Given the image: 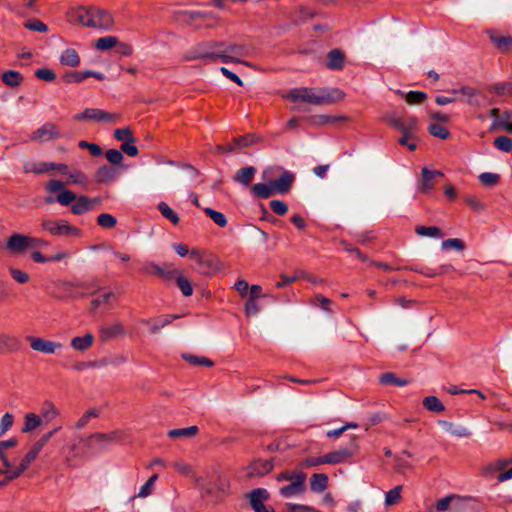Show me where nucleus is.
Segmentation results:
<instances>
[{
	"label": "nucleus",
	"instance_id": "f257e3e1",
	"mask_svg": "<svg viewBox=\"0 0 512 512\" xmlns=\"http://www.w3.org/2000/svg\"><path fill=\"white\" fill-rule=\"evenodd\" d=\"M283 97L291 101L320 106L342 101L345 93L339 88L331 87H296L290 89Z\"/></svg>",
	"mask_w": 512,
	"mask_h": 512
},
{
	"label": "nucleus",
	"instance_id": "f03ea898",
	"mask_svg": "<svg viewBox=\"0 0 512 512\" xmlns=\"http://www.w3.org/2000/svg\"><path fill=\"white\" fill-rule=\"evenodd\" d=\"M75 14L79 23L85 27L110 30L114 25L112 14L105 9L90 7H79L75 10Z\"/></svg>",
	"mask_w": 512,
	"mask_h": 512
},
{
	"label": "nucleus",
	"instance_id": "7ed1b4c3",
	"mask_svg": "<svg viewBox=\"0 0 512 512\" xmlns=\"http://www.w3.org/2000/svg\"><path fill=\"white\" fill-rule=\"evenodd\" d=\"M224 42L204 41L200 42L184 52L182 58L185 61L201 60L212 62L218 59L219 48Z\"/></svg>",
	"mask_w": 512,
	"mask_h": 512
},
{
	"label": "nucleus",
	"instance_id": "20e7f679",
	"mask_svg": "<svg viewBox=\"0 0 512 512\" xmlns=\"http://www.w3.org/2000/svg\"><path fill=\"white\" fill-rule=\"evenodd\" d=\"M251 55V49L245 44L224 42V45L219 48L218 59H220L222 63H240L248 67H253L251 63L241 60L242 57H250Z\"/></svg>",
	"mask_w": 512,
	"mask_h": 512
},
{
	"label": "nucleus",
	"instance_id": "39448f33",
	"mask_svg": "<svg viewBox=\"0 0 512 512\" xmlns=\"http://www.w3.org/2000/svg\"><path fill=\"white\" fill-rule=\"evenodd\" d=\"M190 258L198 264V271L204 275L215 274L222 266L221 262L216 257L206 255L203 250L198 248L190 250Z\"/></svg>",
	"mask_w": 512,
	"mask_h": 512
},
{
	"label": "nucleus",
	"instance_id": "423d86ee",
	"mask_svg": "<svg viewBox=\"0 0 512 512\" xmlns=\"http://www.w3.org/2000/svg\"><path fill=\"white\" fill-rule=\"evenodd\" d=\"M123 432L116 430L110 433H94L90 435L86 440V446L92 450L105 449L109 444L118 442L122 439Z\"/></svg>",
	"mask_w": 512,
	"mask_h": 512
},
{
	"label": "nucleus",
	"instance_id": "0eeeda50",
	"mask_svg": "<svg viewBox=\"0 0 512 512\" xmlns=\"http://www.w3.org/2000/svg\"><path fill=\"white\" fill-rule=\"evenodd\" d=\"M76 121L89 120L94 122L114 123L119 119L118 114L110 113L98 108H86L74 116Z\"/></svg>",
	"mask_w": 512,
	"mask_h": 512
},
{
	"label": "nucleus",
	"instance_id": "6e6552de",
	"mask_svg": "<svg viewBox=\"0 0 512 512\" xmlns=\"http://www.w3.org/2000/svg\"><path fill=\"white\" fill-rule=\"evenodd\" d=\"M42 229L50 233L52 236H66L70 234H78V229L70 225L64 219L50 220L44 219L42 221Z\"/></svg>",
	"mask_w": 512,
	"mask_h": 512
},
{
	"label": "nucleus",
	"instance_id": "1a4fd4ad",
	"mask_svg": "<svg viewBox=\"0 0 512 512\" xmlns=\"http://www.w3.org/2000/svg\"><path fill=\"white\" fill-rule=\"evenodd\" d=\"M357 449H358V446L355 443V441H353L352 444L350 445V447H342V448H339L335 451H332V452L326 454L324 461H326V464H332V465L344 463V462L348 461L351 457L354 456Z\"/></svg>",
	"mask_w": 512,
	"mask_h": 512
},
{
	"label": "nucleus",
	"instance_id": "9d476101",
	"mask_svg": "<svg viewBox=\"0 0 512 512\" xmlns=\"http://www.w3.org/2000/svg\"><path fill=\"white\" fill-rule=\"evenodd\" d=\"M60 137L61 133L57 126L51 122H47L32 133L31 140L43 143Z\"/></svg>",
	"mask_w": 512,
	"mask_h": 512
},
{
	"label": "nucleus",
	"instance_id": "9b49d317",
	"mask_svg": "<svg viewBox=\"0 0 512 512\" xmlns=\"http://www.w3.org/2000/svg\"><path fill=\"white\" fill-rule=\"evenodd\" d=\"M174 20L183 25H193L198 20L214 19L212 13L201 11H176L174 12Z\"/></svg>",
	"mask_w": 512,
	"mask_h": 512
},
{
	"label": "nucleus",
	"instance_id": "f8f14e48",
	"mask_svg": "<svg viewBox=\"0 0 512 512\" xmlns=\"http://www.w3.org/2000/svg\"><path fill=\"white\" fill-rule=\"evenodd\" d=\"M306 474L300 473L297 475L296 480L290 482L279 489L281 496L285 498H291L303 494L306 490Z\"/></svg>",
	"mask_w": 512,
	"mask_h": 512
},
{
	"label": "nucleus",
	"instance_id": "ddd939ff",
	"mask_svg": "<svg viewBox=\"0 0 512 512\" xmlns=\"http://www.w3.org/2000/svg\"><path fill=\"white\" fill-rule=\"evenodd\" d=\"M31 243H33V237L23 234H13L8 238L6 247L13 253H21L27 249H31Z\"/></svg>",
	"mask_w": 512,
	"mask_h": 512
},
{
	"label": "nucleus",
	"instance_id": "4468645a",
	"mask_svg": "<svg viewBox=\"0 0 512 512\" xmlns=\"http://www.w3.org/2000/svg\"><path fill=\"white\" fill-rule=\"evenodd\" d=\"M27 340L30 342L31 348L35 351L45 354H54L56 350L62 348V344L53 342L39 337L28 336Z\"/></svg>",
	"mask_w": 512,
	"mask_h": 512
},
{
	"label": "nucleus",
	"instance_id": "2eb2a0df",
	"mask_svg": "<svg viewBox=\"0 0 512 512\" xmlns=\"http://www.w3.org/2000/svg\"><path fill=\"white\" fill-rule=\"evenodd\" d=\"M268 497L267 490L263 488L254 489L250 493V504L255 512H268L263 503Z\"/></svg>",
	"mask_w": 512,
	"mask_h": 512
},
{
	"label": "nucleus",
	"instance_id": "dca6fc26",
	"mask_svg": "<svg viewBox=\"0 0 512 512\" xmlns=\"http://www.w3.org/2000/svg\"><path fill=\"white\" fill-rule=\"evenodd\" d=\"M294 180V176L289 171H284L279 179L272 181V185L275 193L277 194H286L290 191L292 183Z\"/></svg>",
	"mask_w": 512,
	"mask_h": 512
},
{
	"label": "nucleus",
	"instance_id": "f3484780",
	"mask_svg": "<svg viewBox=\"0 0 512 512\" xmlns=\"http://www.w3.org/2000/svg\"><path fill=\"white\" fill-rule=\"evenodd\" d=\"M460 506V499L456 495L443 497L436 502V510L438 512H444L447 510H450V512H459Z\"/></svg>",
	"mask_w": 512,
	"mask_h": 512
},
{
	"label": "nucleus",
	"instance_id": "a211bd4d",
	"mask_svg": "<svg viewBox=\"0 0 512 512\" xmlns=\"http://www.w3.org/2000/svg\"><path fill=\"white\" fill-rule=\"evenodd\" d=\"M436 173L429 170L427 167H423L421 170V180L419 184V190L422 193H429L435 187Z\"/></svg>",
	"mask_w": 512,
	"mask_h": 512
},
{
	"label": "nucleus",
	"instance_id": "6ab92c4d",
	"mask_svg": "<svg viewBox=\"0 0 512 512\" xmlns=\"http://www.w3.org/2000/svg\"><path fill=\"white\" fill-rule=\"evenodd\" d=\"M273 469L271 460H257L248 467V476H263Z\"/></svg>",
	"mask_w": 512,
	"mask_h": 512
},
{
	"label": "nucleus",
	"instance_id": "aec40b11",
	"mask_svg": "<svg viewBox=\"0 0 512 512\" xmlns=\"http://www.w3.org/2000/svg\"><path fill=\"white\" fill-rule=\"evenodd\" d=\"M438 424L449 434L456 437H468L471 435L470 430L462 425H455L452 422L446 420H439Z\"/></svg>",
	"mask_w": 512,
	"mask_h": 512
},
{
	"label": "nucleus",
	"instance_id": "412c9836",
	"mask_svg": "<svg viewBox=\"0 0 512 512\" xmlns=\"http://www.w3.org/2000/svg\"><path fill=\"white\" fill-rule=\"evenodd\" d=\"M490 40L496 48L502 52H506L512 48V37L509 35H499L495 31H488Z\"/></svg>",
	"mask_w": 512,
	"mask_h": 512
},
{
	"label": "nucleus",
	"instance_id": "4be33fe9",
	"mask_svg": "<svg viewBox=\"0 0 512 512\" xmlns=\"http://www.w3.org/2000/svg\"><path fill=\"white\" fill-rule=\"evenodd\" d=\"M100 337L103 341L121 336L125 333L124 327L120 322H114L109 326L100 328Z\"/></svg>",
	"mask_w": 512,
	"mask_h": 512
},
{
	"label": "nucleus",
	"instance_id": "5701e85b",
	"mask_svg": "<svg viewBox=\"0 0 512 512\" xmlns=\"http://www.w3.org/2000/svg\"><path fill=\"white\" fill-rule=\"evenodd\" d=\"M20 346L21 342L16 336L0 332V352L17 351Z\"/></svg>",
	"mask_w": 512,
	"mask_h": 512
},
{
	"label": "nucleus",
	"instance_id": "b1692460",
	"mask_svg": "<svg viewBox=\"0 0 512 512\" xmlns=\"http://www.w3.org/2000/svg\"><path fill=\"white\" fill-rule=\"evenodd\" d=\"M255 174H256V168L253 166H247V167L241 168L233 176V181L242 186H248L254 179Z\"/></svg>",
	"mask_w": 512,
	"mask_h": 512
},
{
	"label": "nucleus",
	"instance_id": "393cba45",
	"mask_svg": "<svg viewBox=\"0 0 512 512\" xmlns=\"http://www.w3.org/2000/svg\"><path fill=\"white\" fill-rule=\"evenodd\" d=\"M94 340L95 338L92 333H86L84 336L72 338L70 345L77 351L85 352L93 345Z\"/></svg>",
	"mask_w": 512,
	"mask_h": 512
},
{
	"label": "nucleus",
	"instance_id": "a878e982",
	"mask_svg": "<svg viewBox=\"0 0 512 512\" xmlns=\"http://www.w3.org/2000/svg\"><path fill=\"white\" fill-rule=\"evenodd\" d=\"M113 300H116V295L112 291H102L91 300V310L96 311L101 307L107 306Z\"/></svg>",
	"mask_w": 512,
	"mask_h": 512
},
{
	"label": "nucleus",
	"instance_id": "bb28decb",
	"mask_svg": "<svg viewBox=\"0 0 512 512\" xmlns=\"http://www.w3.org/2000/svg\"><path fill=\"white\" fill-rule=\"evenodd\" d=\"M96 202V199L92 200L86 196H80L78 198L76 197L71 210L74 214L80 215L91 210Z\"/></svg>",
	"mask_w": 512,
	"mask_h": 512
},
{
	"label": "nucleus",
	"instance_id": "cd10ccee",
	"mask_svg": "<svg viewBox=\"0 0 512 512\" xmlns=\"http://www.w3.org/2000/svg\"><path fill=\"white\" fill-rule=\"evenodd\" d=\"M310 123L314 126H325V125H331L338 121H347L348 118L344 115L340 116H331V115H313L310 117Z\"/></svg>",
	"mask_w": 512,
	"mask_h": 512
},
{
	"label": "nucleus",
	"instance_id": "c85d7f7f",
	"mask_svg": "<svg viewBox=\"0 0 512 512\" xmlns=\"http://www.w3.org/2000/svg\"><path fill=\"white\" fill-rule=\"evenodd\" d=\"M327 67L331 70H341L344 66V54L340 49H333L327 55Z\"/></svg>",
	"mask_w": 512,
	"mask_h": 512
},
{
	"label": "nucleus",
	"instance_id": "c756f323",
	"mask_svg": "<svg viewBox=\"0 0 512 512\" xmlns=\"http://www.w3.org/2000/svg\"><path fill=\"white\" fill-rule=\"evenodd\" d=\"M56 163L46 162H27L24 165V171L26 173L43 174L49 170H54Z\"/></svg>",
	"mask_w": 512,
	"mask_h": 512
},
{
	"label": "nucleus",
	"instance_id": "7c9ffc66",
	"mask_svg": "<svg viewBox=\"0 0 512 512\" xmlns=\"http://www.w3.org/2000/svg\"><path fill=\"white\" fill-rule=\"evenodd\" d=\"M251 193L255 195L256 197H259L261 199H267L273 194H276L272 185V182L269 184L265 183H256L251 186Z\"/></svg>",
	"mask_w": 512,
	"mask_h": 512
},
{
	"label": "nucleus",
	"instance_id": "2f4dec72",
	"mask_svg": "<svg viewBox=\"0 0 512 512\" xmlns=\"http://www.w3.org/2000/svg\"><path fill=\"white\" fill-rule=\"evenodd\" d=\"M328 485V476L324 473H315L310 478V488L312 491L320 493L326 490Z\"/></svg>",
	"mask_w": 512,
	"mask_h": 512
},
{
	"label": "nucleus",
	"instance_id": "473e14b6",
	"mask_svg": "<svg viewBox=\"0 0 512 512\" xmlns=\"http://www.w3.org/2000/svg\"><path fill=\"white\" fill-rule=\"evenodd\" d=\"M41 419L43 418L45 422H50L53 419L57 418L60 414L59 410L51 401H45L40 410Z\"/></svg>",
	"mask_w": 512,
	"mask_h": 512
},
{
	"label": "nucleus",
	"instance_id": "72a5a7b5",
	"mask_svg": "<svg viewBox=\"0 0 512 512\" xmlns=\"http://www.w3.org/2000/svg\"><path fill=\"white\" fill-rule=\"evenodd\" d=\"M116 176V171L107 166L103 165L99 167L95 173V180L98 183H107L112 181Z\"/></svg>",
	"mask_w": 512,
	"mask_h": 512
},
{
	"label": "nucleus",
	"instance_id": "f704fd0d",
	"mask_svg": "<svg viewBox=\"0 0 512 512\" xmlns=\"http://www.w3.org/2000/svg\"><path fill=\"white\" fill-rule=\"evenodd\" d=\"M60 62L61 64L69 67H76L79 65L80 59L76 50L67 48L62 52Z\"/></svg>",
	"mask_w": 512,
	"mask_h": 512
},
{
	"label": "nucleus",
	"instance_id": "c9c22d12",
	"mask_svg": "<svg viewBox=\"0 0 512 512\" xmlns=\"http://www.w3.org/2000/svg\"><path fill=\"white\" fill-rule=\"evenodd\" d=\"M197 432V426H190L185 428L172 429L168 431L167 435L172 439L191 438L194 437L197 434Z\"/></svg>",
	"mask_w": 512,
	"mask_h": 512
},
{
	"label": "nucleus",
	"instance_id": "e433bc0d",
	"mask_svg": "<svg viewBox=\"0 0 512 512\" xmlns=\"http://www.w3.org/2000/svg\"><path fill=\"white\" fill-rule=\"evenodd\" d=\"M42 424V419L40 415L35 413H27L24 417V425L22 427V432L27 433L35 430Z\"/></svg>",
	"mask_w": 512,
	"mask_h": 512
},
{
	"label": "nucleus",
	"instance_id": "4c0bfd02",
	"mask_svg": "<svg viewBox=\"0 0 512 512\" xmlns=\"http://www.w3.org/2000/svg\"><path fill=\"white\" fill-rule=\"evenodd\" d=\"M127 362V357L123 354H115L111 355L107 358L101 359L98 362L94 363L93 366L102 367V366H120Z\"/></svg>",
	"mask_w": 512,
	"mask_h": 512
},
{
	"label": "nucleus",
	"instance_id": "58836bf2",
	"mask_svg": "<svg viewBox=\"0 0 512 512\" xmlns=\"http://www.w3.org/2000/svg\"><path fill=\"white\" fill-rule=\"evenodd\" d=\"M2 80L7 86L17 87L22 83L23 76L15 70H8L3 73Z\"/></svg>",
	"mask_w": 512,
	"mask_h": 512
},
{
	"label": "nucleus",
	"instance_id": "ea45409f",
	"mask_svg": "<svg viewBox=\"0 0 512 512\" xmlns=\"http://www.w3.org/2000/svg\"><path fill=\"white\" fill-rule=\"evenodd\" d=\"M459 92L461 95L467 98L469 104L474 106H480V102L477 97L481 94L477 89L471 86H462L459 88Z\"/></svg>",
	"mask_w": 512,
	"mask_h": 512
},
{
	"label": "nucleus",
	"instance_id": "a19ab883",
	"mask_svg": "<svg viewBox=\"0 0 512 512\" xmlns=\"http://www.w3.org/2000/svg\"><path fill=\"white\" fill-rule=\"evenodd\" d=\"M158 210L163 217L171 221L174 225L179 223L180 218L178 214L166 202H160L158 204Z\"/></svg>",
	"mask_w": 512,
	"mask_h": 512
},
{
	"label": "nucleus",
	"instance_id": "79ce46f5",
	"mask_svg": "<svg viewBox=\"0 0 512 512\" xmlns=\"http://www.w3.org/2000/svg\"><path fill=\"white\" fill-rule=\"evenodd\" d=\"M415 232L421 237L441 238L443 236L441 229L436 226H417Z\"/></svg>",
	"mask_w": 512,
	"mask_h": 512
},
{
	"label": "nucleus",
	"instance_id": "37998d69",
	"mask_svg": "<svg viewBox=\"0 0 512 512\" xmlns=\"http://www.w3.org/2000/svg\"><path fill=\"white\" fill-rule=\"evenodd\" d=\"M42 449L43 448L37 442H35L22 459L20 465L27 469L30 464L38 457Z\"/></svg>",
	"mask_w": 512,
	"mask_h": 512
},
{
	"label": "nucleus",
	"instance_id": "c03bdc74",
	"mask_svg": "<svg viewBox=\"0 0 512 512\" xmlns=\"http://www.w3.org/2000/svg\"><path fill=\"white\" fill-rule=\"evenodd\" d=\"M424 407L432 412H443L445 410V406L436 396H428L423 400Z\"/></svg>",
	"mask_w": 512,
	"mask_h": 512
},
{
	"label": "nucleus",
	"instance_id": "a18cd8bd",
	"mask_svg": "<svg viewBox=\"0 0 512 512\" xmlns=\"http://www.w3.org/2000/svg\"><path fill=\"white\" fill-rule=\"evenodd\" d=\"M488 90L497 95H512V82L495 83L488 86Z\"/></svg>",
	"mask_w": 512,
	"mask_h": 512
},
{
	"label": "nucleus",
	"instance_id": "49530a36",
	"mask_svg": "<svg viewBox=\"0 0 512 512\" xmlns=\"http://www.w3.org/2000/svg\"><path fill=\"white\" fill-rule=\"evenodd\" d=\"M158 479V475H152L141 487L137 494L139 498H146L151 495L154 491L155 482Z\"/></svg>",
	"mask_w": 512,
	"mask_h": 512
},
{
	"label": "nucleus",
	"instance_id": "de8ad7c7",
	"mask_svg": "<svg viewBox=\"0 0 512 512\" xmlns=\"http://www.w3.org/2000/svg\"><path fill=\"white\" fill-rule=\"evenodd\" d=\"M449 269H453V267L451 265H442L439 269H432L429 267L412 268L413 271L431 278L436 277Z\"/></svg>",
	"mask_w": 512,
	"mask_h": 512
},
{
	"label": "nucleus",
	"instance_id": "09e8293b",
	"mask_svg": "<svg viewBox=\"0 0 512 512\" xmlns=\"http://www.w3.org/2000/svg\"><path fill=\"white\" fill-rule=\"evenodd\" d=\"M67 175V184H77L81 186H86L88 184V179L86 175L80 170L70 171L67 173Z\"/></svg>",
	"mask_w": 512,
	"mask_h": 512
},
{
	"label": "nucleus",
	"instance_id": "8fccbe9b",
	"mask_svg": "<svg viewBox=\"0 0 512 512\" xmlns=\"http://www.w3.org/2000/svg\"><path fill=\"white\" fill-rule=\"evenodd\" d=\"M379 381L383 385L393 384L396 386H405L409 382L406 379L397 378L393 373H384L380 376Z\"/></svg>",
	"mask_w": 512,
	"mask_h": 512
},
{
	"label": "nucleus",
	"instance_id": "3c124183",
	"mask_svg": "<svg viewBox=\"0 0 512 512\" xmlns=\"http://www.w3.org/2000/svg\"><path fill=\"white\" fill-rule=\"evenodd\" d=\"M182 357L185 361H187L188 363L195 365V366H207V367L213 366V362L210 359L203 357V356H196V355H192V354H183Z\"/></svg>",
	"mask_w": 512,
	"mask_h": 512
},
{
	"label": "nucleus",
	"instance_id": "603ef678",
	"mask_svg": "<svg viewBox=\"0 0 512 512\" xmlns=\"http://www.w3.org/2000/svg\"><path fill=\"white\" fill-rule=\"evenodd\" d=\"M204 212L217 224L219 227H225L227 225L226 216L212 208H205Z\"/></svg>",
	"mask_w": 512,
	"mask_h": 512
},
{
	"label": "nucleus",
	"instance_id": "864d4df0",
	"mask_svg": "<svg viewBox=\"0 0 512 512\" xmlns=\"http://www.w3.org/2000/svg\"><path fill=\"white\" fill-rule=\"evenodd\" d=\"M176 282L184 296L188 297L193 294V287L191 282L187 278L183 277L182 274L176 277Z\"/></svg>",
	"mask_w": 512,
	"mask_h": 512
},
{
	"label": "nucleus",
	"instance_id": "5fc2aeb1",
	"mask_svg": "<svg viewBox=\"0 0 512 512\" xmlns=\"http://www.w3.org/2000/svg\"><path fill=\"white\" fill-rule=\"evenodd\" d=\"M179 318L178 315H166L158 319L152 326H151V332L153 334L157 333L160 329L168 326L172 320Z\"/></svg>",
	"mask_w": 512,
	"mask_h": 512
},
{
	"label": "nucleus",
	"instance_id": "6e6d98bb",
	"mask_svg": "<svg viewBox=\"0 0 512 512\" xmlns=\"http://www.w3.org/2000/svg\"><path fill=\"white\" fill-rule=\"evenodd\" d=\"M500 176L496 173L484 172L479 175V181L488 187L495 186L499 182Z\"/></svg>",
	"mask_w": 512,
	"mask_h": 512
},
{
	"label": "nucleus",
	"instance_id": "4d7b16f0",
	"mask_svg": "<svg viewBox=\"0 0 512 512\" xmlns=\"http://www.w3.org/2000/svg\"><path fill=\"white\" fill-rule=\"evenodd\" d=\"M117 44V38L114 36H105L96 41L95 47L99 50H108Z\"/></svg>",
	"mask_w": 512,
	"mask_h": 512
},
{
	"label": "nucleus",
	"instance_id": "13d9d810",
	"mask_svg": "<svg viewBox=\"0 0 512 512\" xmlns=\"http://www.w3.org/2000/svg\"><path fill=\"white\" fill-rule=\"evenodd\" d=\"M401 489H402L401 486H396V487H394L393 489L389 490L386 493L385 504L387 506L394 505V504H396L400 500V498H401Z\"/></svg>",
	"mask_w": 512,
	"mask_h": 512
},
{
	"label": "nucleus",
	"instance_id": "bf43d9fd",
	"mask_svg": "<svg viewBox=\"0 0 512 512\" xmlns=\"http://www.w3.org/2000/svg\"><path fill=\"white\" fill-rule=\"evenodd\" d=\"M494 146L503 152L512 150V139L507 136H499L494 140Z\"/></svg>",
	"mask_w": 512,
	"mask_h": 512
},
{
	"label": "nucleus",
	"instance_id": "052dcab7",
	"mask_svg": "<svg viewBox=\"0 0 512 512\" xmlns=\"http://www.w3.org/2000/svg\"><path fill=\"white\" fill-rule=\"evenodd\" d=\"M97 222L103 228H113L117 224V219L109 213H102L98 216Z\"/></svg>",
	"mask_w": 512,
	"mask_h": 512
},
{
	"label": "nucleus",
	"instance_id": "680f3d73",
	"mask_svg": "<svg viewBox=\"0 0 512 512\" xmlns=\"http://www.w3.org/2000/svg\"><path fill=\"white\" fill-rule=\"evenodd\" d=\"M99 416V410L93 408L88 410L85 414L82 415V417L76 422L75 427L77 429L84 428L91 418H96Z\"/></svg>",
	"mask_w": 512,
	"mask_h": 512
},
{
	"label": "nucleus",
	"instance_id": "e2e57ef3",
	"mask_svg": "<svg viewBox=\"0 0 512 512\" xmlns=\"http://www.w3.org/2000/svg\"><path fill=\"white\" fill-rule=\"evenodd\" d=\"M114 137L118 140V141H123L124 142H136V139L135 137L132 135V132L129 128H121V129H116L114 131Z\"/></svg>",
	"mask_w": 512,
	"mask_h": 512
},
{
	"label": "nucleus",
	"instance_id": "0e129e2a",
	"mask_svg": "<svg viewBox=\"0 0 512 512\" xmlns=\"http://www.w3.org/2000/svg\"><path fill=\"white\" fill-rule=\"evenodd\" d=\"M428 130L431 135L440 139H447L450 135L445 127L438 124H430Z\"/></svg>",
	"mask_w": 512,
	"mask_h": 512
},
{
	"label": "nucleus",
	"instance_id": "69168bd1",
	"mask_svg": "<svg viewBox=\"0 0 512 512\" xmlns=\"http://www.w3.org/2000/svg\"><path fill=\"white\" fill-rule=\"evenodd\" d=\"M427 98V94L422 91H410L406 94L405 99L409 104H419Z\"/></svg>",
	"mask_w": 512,
	"mask_h": 512
},
{
	"label": "nucleus",
	"instance_id": "338daca9",
	"mask_svg": "<svg viewBox=\"0 0 512 512\" xmlns=\"http://www.w3.org/2000/svg\"><path fill=\"white\" fill-rule=\"evenodd\" d=\"M498 126L502 127L506 132L512 133V111H505L502 115L501 122Z\"/></svg>",
	"mask_w": 512,
	"mask_h": 512
},
{
	"label": "nucleus",
	"instance_id": "774afa93",
	"mask_svg": "<svg viewBox=\"0 0 512 512\" xmlns=\"http://www.w3.org/2000/svg\"><path fill=\"white\" fill-rule=\"evenodd\" d=\"M287 512H316V509L307 505L286 503Z\"/></svg>",
	"mask_w": 512,
	"mask_h": 512
}]
</instances>
